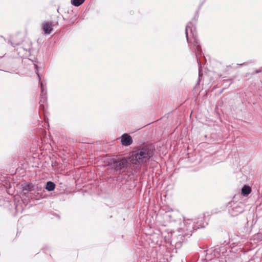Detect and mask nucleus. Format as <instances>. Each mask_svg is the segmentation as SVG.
<instances>
[{"label": "nucleus", "instance_id": "1", "mask_svg": "<svg viewBox=\"0 0 262 262\" xmlns=\"http://www.w3.org/2000/svg\"><path fill=\"white\" fill-rule=\"evenodd\" d=\"M154 154V149L152 146L144 145L132 151L129 158L133 164L145 165L149 162Z\"/></svg>", "mask_w": 262, "mask_h": 262}, {"label": "nucleus", "instance_id": "2", "mask_svg": "<svg viewBox=\"0 0 262 262\" xmlns=\"http://www.w3.org/2000/svg\"><path fill=\"white\" fill-rule=\"evenodd\" d=\"M190 30V33L192 34L194 40V47H195V55L198 58L199 55L201 54V49L200 45L199 40L197 38V35L195 31V28L192 25L191 23H189L186 26L185 29V33L187 42L189 43L188 31Z\"/></svg>", "mask_w": 262, "mask_h": 262}, {"label": "nucleus", "instance_id": "3", "mask_svg": "<svg viewBox=\"0 0 262 262\" xmlns=\"http://www.w3.org/2000/svg\"><path fill=\"white\" fill-rule=\"evenodd\" d=\"M195 222L191 219H186L184 218L183 223L181 227L179 229L180 232H187L185 235H191L193 230H196L199 228L195 224Z\"/></svg>", "mask_w": 262, "mask_h": 262}, {"label": "nucleus", "instance_id": "4", "mask_svg": "<svg viewBox=\"0 0 262 262\" xmlns=\"http://www.w3.org/2000/svg\"><path fill=\"white\" fill-rule=\"evenodd\" d=\"M128 165V161L126 158H122L120 160L115 161L113 163V166L117 170H121L123 168H127Z\"/></svg>", "mask_w": 262, "mask_h": 262}, {"label": "nucleus", "instance_id": "5", "mask_svg": "<svg viewBox=\"0 0 262 262\" xmlns=\"http://www.w3.org/2000/svg\"><path fill=\"white\" fill-rule=\"evenodd\" d=\"M121 142L124 146H129L132 144L133 140L130 136L124 134L121 137Z\"/></svg>", "mask_w": 262, "mask_h": 262}, {"label": "nucleus", "instance_id": "6", "mask_svg": "<svg viewBox=\"0 0 262 262\" xmlns=\"http://www.w3.org/2000/svg\"><path fill=\"white\" fill-rule=\"evenodd\" d=\"M40 85H41V99L39 101V104L40 106L42 107V109H45V105L47 102V97H46V93L45 94L43 93V84L42 82H40Z\"/></svg>", "mask_w": 262, "mask_h": 262}, {"label": "nucleus", "instance_id": "7", "mask_svg": "<svg viewBox=\"0 0 262 262\" xmlns=\"http://www.w3.org/2000/svg\"><path fill=\"white\" fill-rule=\"evenodd\" d=\"M53 25L52 22H45L42 24L43 31L46 34H50L53 30Z\"/></svg>", "mask_w": 262, "mask_h": 262}, {"label": "nucleus", "instance_id": "8", "mask_svg": "<svg viewBox=\"0 0 262 262\" xmlns=\"http://www.w3.org/2000/svg\"><path fill=\"white\" fill-rule=\"evenodd\" d=\"M251 192V188L247 185H245L242 189V194L244 196H246L250 194Z\"/></svg>", "mask_w": 262, "mask_h": 262}, {"label": "nucleus", "instance_id": "9", "mask_svg": "<svg viewBox=\"0 0 262 262\" xmlns=\"http://www.w3.org/2000/svg\"><path fill=\"white\" fill-rule=\"evenodd\" d=\"M55 187V184L51 181H49L46 184V189L48 191H53V190H54Z\"/></svg>", "mask_w": 262, "mask_h": 262}, {"label": "nucleus", "instance_id": "10", "mask_svg": "<svg viewBox=\"0 0 262 262\" xmlns=\"http://www.w3.org/2000/svg\"><path fill=\"white\" fill-rule=\"evenodd\" d=\"M85 0H71V3L73 5L78 7L81 5Z\"/></svg>", "mask_w": 262, "mask_h": 262}, {"label": "nucleus", "instance_id": "11", "mask_svg": "<svg viewBox=\"0 0 262 262\" xmlns=\"http://www.w3.org/2000/svg\"><path fill=\"white\" fill-rule=\"evenodd\" d=\"M24 189L28 191H31L32 186H31L30 185H27L24 187Z\"/></svg>", "mask_w": 262, "mask_h": 262}, {"label": "nucleus", "instance_id": "12", "mask_svg": "<svg viewBox=\"0 0 262 262\" xmlns=\"http://www.w3.org/2000/svg\"><path fill=\"white\" fill-rule=\"evenodd\" d=\"M201 74V71H200V70H199V76H200Z\"/></svg>", "mask_w": 262, "mask_h": 262}, {"label": "nucleus", "instance_id": "13", "mask_svg": "<svg viewBox=\"0 0 262 262\" xmlns=\"http://www.w3.org/2000/svg\"><path fill=\"white\" fill-rule=\"evenodd\" d=\"M37 75H38V77H39V79H40V77H39V74H38V73H37Z\"/></svg>", "mask_w": 262, "mask_h": 262}, {"label": "nucleus", "instance_id": "14", "mask_svg": "<svg viewBox=\"0 0 262 262\" xmlns=\"http://www.w3.org/2000/svg\"><path fill=\"white\" fill-rule=\"evenodd\" d=\"M259 72H260V71H257L256 72V73H259Z\"/></svg>", "mask_w": 262, "mask_h": 262}]
</instances>
